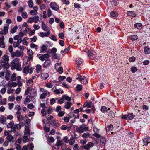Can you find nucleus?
<instances>
[{
    "instance_id": "nucleus-1",
    "label": "nucleus",
    "mask_w": 150,
    "mask_h": 150,
    "mask_svg": "<svg viewBox=\"0 0 150 150\" xmlns=\"http://www.w3.org/2000/svg\"><path fill=\"white\" fill-rule=\"evenodd\" d=\"M11 67L12 69H16L18 71H21L22 70L20 59L17 58H15L11 62Z\"/></svg>"
},
{
    "instance_id": "nucleus-2",
    "label": "nucleus",
    "mask_w": 150,
    "mask_h": 150,
    "mask_svg": "<svg viewBox=\"0 0 150 150\" xmlns=\"http://www.w3.org/2000/svg\"><path fill=\"white\" fill-rule=\"evenodd\" d=\"M7 127L8 128H10L11 131L14 133L16 132V130L20 129L21 127L20 124H14L13 122H11L7 125Z\"/></svg>"
},
{
    "instance_id": "nucleus-3",
    "label": "nucleus",
    "mask_w": 150,
    "mask_h": 150,
    "mask_svg": "<svg viewBox=\"0 0 150 150\" xmlns=\"http://www.w3.org/2000/svg\"><path fill=\"white\" fill-rule=\"evenodd\" d=\"M31 65L30 62H27L25 64L24 63L23 67V72L24 73H32L34 69V67H30Z\"/></svg>"
},
{
    "instance_id": "nucleus-4",
    "label": "nucleus",
    "mask_w": 150,
    "mask_h": 150,
    "mask_svg": "<svg viewBox=\"0 0 150 150\" xmlns=\"http://www.w3.org/2000/svg\"><path fill=\"white\" fill-rule=\"evenodd\" d=\"M40 91L41 92L43 93L40 96V98L41 99H43L46 96H49L50 95V93L47 90L43 88H40Z\"/></svg>"
},
{
    "instance_id": "nucleus-5",
    "label": "nucleus",
    "mask_w": 150,
    "mask_h": 150,
    "mask_svg": "<svg viewBox=\"0 0 150 150\" xmlns=\"http://www.w3.org/2000/svg\"><path fill=\"white\" fill-rule=\"evenodd\" d=\"M76 130L79 133H81L83 132L84 131H88V127L86 126V125L83 124L79 127L76 129Z\"/></svg>"
},
{
    "instance_id": "nucleus-6",
    "label": "nucleus",
    "mask_w": 150,
    "mask_h": 150,
    "mask_svg": "<svg viewBox=\"0 0 150 150\" xmlns=\"http://www.w3.org/2000/svg\"><path fill=\"white\" fill-rule=\"evenodd\" d=\"M77 80H79L81 83L83 84H86L88 82L87 79L83 76H79L76 78Z\"/></svg>"
},
{
    "instance_id": "nucleus-7",
    "label": "nucleus",
    "mask_w": 150,
    "mask_h": 150,
    "mask_svg": "<svg viewBox=\"0 0 150 150\" xmlns=\"http://www.w3.org/2000/svg\"><path fill=\"white\" fill-rule=\"evenodd\" d=\"M9 27L8 25L6 24L4 26L3 28L0 31V34L1 35H5L8 32Z\"/></svg>"
},
{
    "instance_id": "nucleus-8",
    "label": "nucleus",
    "mask_w": 150,
    "mask_h": 150,
    "mask_svg": "<svg viewBox=\"0 0 150 150\" xmlns=\"http://www.w3.org/2000/svg\"><path fill=\"white\" fill-rule=\"evenodd\" d=\"M52 90L55 94H62L63 93V91L62 89H57L55 86L53 87L52 89Z\"/></svg>"
},
{
    "instance_id": "nucleus-9",
    "label": "nucleus",
    "mask_w": 150,
    "mask_h": 150,
    "mask_svg": "<svg viewBox=\"0 0 150 150\" xmlns=\"http://www.w3.org/2000/svg\"><path fill=\"white\" fill-rule=\"evenodd\" d=\"M27 52L28 56V60L30 61L33 59L34 53L32 50L30 49L27 50Z\"/></svg>"
},
{
    "instance_id": "nucleus-10",
    "label": "nucleus",
    "mask_w": 150,
    "mask_h": 150,
    "mask_svg": "<svg viewBox=\"0 0 150 150\" xmlns=\"http://www.w3.org/2000/svg\"><path fill=\"white\" fill-rule=\"evenodd\" d=\"M30 94L31 98H35L37 96V92L34 89L31 88L30 92Z\"/></svg>"
},
{
    "instance_id": "nucleus-11",
    "label": "nucleus",
    "mask_w": 150,
    "mask_h": 150,
    "mask_svg": "<svg viewBox=\"0 0 150 150\" xmlns=\"http://www.w3.org/2000/svg\"><path fill=\"white\" fill-rule=\"evenodd\" d=\"M33 10H31L29 12V13L30 15L34 16L35 15L38 14L37 11L38 9V6H34L33 7Z\"/></svg>"
},
{
    "instance_id": "nucleus-12",
    "label": "nucleus",
    "mask_w": 150,
    "mask_h": 150,
    "mask_svg": "<svg viewBox=\"0 0 150 150\" xmlns=\"http://www.w3.org/2000/svg\"><path fill=\"white\" fill-rule=\"evenodd\" d=\"M150 138L149 137L146 136L143 139V146H146L150 143Z\"/></svg>"
},
{
    "instance_id": "nucleus-13",
    "label": "nucleus",
    "mask_w": 150,
    "mask_h": 150,
    "mask_svg": "<svg viewBox=\"0 0 150 150\" xmlns=\"http://www.w3.org/2000/svg\"><path fill=\"white\" fill-rule=\"evenodd\" d=\"M74 103V101H67L64 103V107L67 109H69Z\"/></svg>"
},
{
    "instance_id": "nucleus-14",
    "label": "nucleus",
    "mask_w": 150,
    "mask_h": 150,
    "mask_svg": "<svg viewBox=\"0 0 150 150\" xmlns=\"http://www.w3.org/2000/svg\"><path fill=\"white\" fill-rule=\"evenodd\" d=\"M50 6L52 9L55 11H57L59 8L58 6L54 2L51 3L50 5Z\"/></svg>"
},
{
    "instance_id": "nucleus-15",
    "label": "nucleus",
    "mask_w": 150,
    "mask_h": 150,
    "mask_svg": "<svg viewBox=\"0 0 150 150\" xmlns=\"http://www.w3.org/2000/svg\"><path fill=\"white\" fill-rule=\"evenodd\" d=\"M94 104L92 102L89 103L85 102L84 103L83 107H87L88 108H93L94 107Z\"/></svg>"
},
{
    "instance_id": "nucleus-16",
    "label": "nucleus",
    "mask_w": 150,
    "mask_h": 150,
    "mask_svg": "<svg viewBox=\"0 0 150 150\" xmlns=\"http://www.w3.org/2000/svg\"><path fill=\"white\" fill-rule=\"evenodd\" d=\"M14 109L17 111L16 114V116L21 115V108L19 105H17L15 106Z\"/></svg>"
},
{
    "instance_id": "nucleus-17",
    "label": "nucleus",
    "mask_w": 150,
    "mask_h": 150,
    "mask_svg": "<svg viewBox=\"0 0 150 150\" xmlns=\"http://www.w3.org/2000/svg\"><path fill=\"white\" fill-rule=\"evenodd\" d=\"M51 64V62L50 60L48 59L46 60L43 65V68H46L49 67Z\"/></svg>"
},
{
    "instance_id": "nucleus-18",
    "label": "nucleus",
    "mask_w": 150,
    "mask_h": 150,
    "mask_svg": "<svg viewBox=\"0 0 150 150\" xmlns=\"http://www.w3.org/2000/svg\"><path fill=\"white\" fill-rule=\"evenodd\" d=\"M8 62H3L2 61H0V63L1 65L6 69H8L10 67L9 63Z\"/></svg>"
},
{
    "instance_id": "nucleus-19",
    "label": "nucleus",
    "mask_w": 150,
    "mask_h": 150,
    "mask_svg": "<svg viewBox=\"0 0 150 150\" xmlns=\"http://www.w3.org/2000/svg\"><path fill=\"white\" fill-rule=\"evenodd\" d=\"M93 146L94 144L93 143L89 142L88 143L87 145L84 146L83 148L85 149L88 150L90 149V148L93 147Z\"/></svg>"
},
{
    "instance_id": "nucleus-20",
    "label": "nucleus",
    "mask_w": 150,
    "mask_h": 150,
    "mask_svg": "<svg viewBox=\"0 0 150 150\" xmlns=\"http://www.w3.org/2000/svg\"><path fill=\"white\" fill-rule=\"evenodd\" d=\"M50 33V31H48L47 32H40L38 33V35L42 37H47L49 36Z\"/></svg>"
},
{
    "instance_id": "nucleus-21",
    "label": "nucleus",
    "mask_w": 150,
    "mask_h": 150,
    "mask_svg": "<svg viewBox=\"0 0 150 150\" xmlns=\"http://www.w3.org/2000/svg\"><path fill=\"white\" fill-rule=\"evenodd\" d=\"M4 37L3 36L0 37V47L4 48L5 47V45L4 42Z\"/></svg>"
},
{
    "instance_id": "nucleus-22",
    "label": "nucleus",
    "mask_w": 150,
    "mask_h": 150,
    "mask_svg": "<svg viewBox=\"0 0 150 150\" xmlns=\"http://www.w3.org/2000/svg\"><path fill=\"white\" fill-rule=\"evenodd\" d=\"M23 52L19 51L18 50H17L15 52H14V54L13 55L12 57H14V56L16 57H20V56H23Z\"/></svg>"
},
{
    "instance_id": "nucleus-23",
    "label": "nucleus",
    "mask_w": 150,
    "mask_h": 150,
    "mask_svg": "<svg viewBox=\"0 0 150 150\" xmlns=\"http://www.w3.org/2000/svg\"><path fill=\"white\" fill-rule=\"evenodd\" d=\"M47 47V45H43L40 47L41 50L40 51V52L42 53L46 52Z\"/></svg>"
},
{
    "instance_id": "nucleus-24",
    "label": "nucleus",
    "mask_w": 150,
    "mask_h": 150,
    "mask_svg": "<svg viewBox=\"0 0 150 150\" xmlns=\"http://www.w3.org/2000/svg\"><path fill=\"white\" fill-rule=\"evenodd\" d=\"M51 124L54 127H58L59 125L57 120H53L51 122Z\"/></svg>"
},
{
    "instance_id": "nucleus-25",
    "label": "nucleus",
    "mask_w": 150,
    "mask_h": 150,
    "mask_svg": "<svg viewBox=\"0 0 150 150\" xmlns=\"http://www.w3.org/2000/svg\"><path fill=\"white\" fill-rule=\"evenodd\" d=\"M42 27L43 30L45 31H50L49 28L45 25L44 22L42 23Z\"/></svg>"
},
{
    "instance_id": "nucleus-26",
    "label": "nucleus",
    "mask_w": 150,
    "mask_h": 150,
    "mask_svg": "<svg viewBox=\"0 0 150 150\" xmlns=\"http://www.w3.org/2000/svg\"><path fill=\"white\" fill-rule=\"evenodd\" d=\"M27 86L28 87H30L31 88V87L33 85V81L32 79H29L26 82Z\"/></svg>"
},
{
    "instance_id": "nucleus-27",
    "label": "nucleus",
    "mask_w": 150,
    "mask_h": 150,
    "mask_svg": "<svg viewBox=\"0 0 150 150\" xmlns=\"http://www.w3.org/2000/svg\"><path fill=\"white\" fill-rule=\"evenodd\" d=\"M106 139L104 137L100 139V146H104L105 144Z\"/></svg>"
},
{
    "instance_id": "nucleus-28",
    "label": "nucleus",
    "mask_w": 150,
    "mask_h": 150,
    "mask_svg": "<svg viewBox=\"0 0 150 150\" xmlns=\"http://www.w3.org/2000/svg\"><path fill=\"white\" fill-rule=\"evenodd\" d=\"M31 99H32V98H31L30 96L29 95H27L24 101V104L26 105L27 104V103L30 102L31 100Z\"/></svg>"
},
{
    "instance_id": "nucleus-29",
    "label": "nucleus",
    "mask_w": 150,
    "mask_h": 150,
    "mask_svg": "<svg viewBox=\"0 0 150 150\" xmlns=\"http://www.w3.org/2000/svg\"><path fill=\"white\" fill-rule=\"evenodd\" d=\"M17 86V83L15 82H13L10 81L8 82V86L9 87H15Z\"/></svg>"
},
{
    "instance_id": "nucleus-30",
    "label": "nucleus",
    "mask_w": 150,
    "mask_h": 150,
    "mask_svg": "<svg viewBox=\"0 0 150 150\" xmlns=\"http://www.w3.org/2000/svg\"><path fill=\"white\" fill-rule=\"evenodd\" d=\"M9 61V57L6 54L4 55L2 57V60L0 61L3 62H8Z\"/></svg>"
},
{
    "instance_id": "nucleus-31",
    "label": "nucleus",
    "mask_w": 150,
    "mask_h": 150,
    "mask_svg": "<svg viewBox=\"0 0 150 150\" xmlns=\"http://www.w3.org/2000/svg\"><path fill=\"white\" fill-rule=\"evenodd\" d=\"M11 74V72L9 71H7L5 75V79L7 81H8L10 79V76Z\"/></svg>"
},
{
    "instance_id": "nucleus-32",
    "label": "nucleus",
    "mask_w": 150,
    "mask_h": 150,
    "mask_svg": "<svg viewBox=\"0 0 150 150\" xmlns=\"http://www.w3.org/2000/svg\"><path fill=\"white\" fill-rule=\"evenodd\" d=\"M49 76L48 74L46 73H43L41 74V77L44 80L46 79Z\"/></svg>"
},
{
    "instance_id": "nucleus-33",
    "label": "nucleus",
    "mask_w": 150,
    "mask_h": 150,
    "mask_svg": "<svg viewBox=\"0 0 150 150\" xmlns=\"http://www.w3.org/2000/svg\"><path fill=\"white\" fill-rule=\"evenodd\" d=\"M6 120V117L4 116H1L0 118V122L3 124H5Z\"/></svg>"
},
{
    "instance_id": "nucleus-34",
    "label": "nucleus",
    "mask_w": 150,
    "mask_h": 150,
    "mask_svg": "<svg viewBox=\"0 0 150 150\" xmlns=\"http://www.w3.org/2000/svg\"><path fill=\"white\" fill-rule=\"evenodd\" d=\"M7 139L9 142H14L13 139L14 138L13 137L11 134H8V136H7Z\"/></svg>"
},
{
    "instance_id": "nucleus-35",
    "label": "nucleus",
    "mask_w": 150,
    "mask_h": 150,
    "mask_svg": "<svg viewBox=\"0 0 150 150\" xmlns=\"http://www.w3.org/2000/svg\"><path fill=\"white\" fill-rule=\"evenodd\" d=\"M129 39L132 41H133L137 39V35H133L130 36L129 37Z\"/></svg>"
},
{
    "instance_id": "nucleus-36",
    "label": "nucleus",
    "mask_w": 150,
    "mask_h": 150,
    "mask_svg": "<svg viewBox=\"0 0 150 150\" xmlns=\"http://www.w3.org/2000/svg\"><path fill=\"white\" fill-rule=\"evenodd\" d=\"M42 68V66L41 65H40L39 64H38L36 65V72L37 73H39L41 70V69Z\"/></svg>"
},
{
    "instance_id": "nucleus-37",
    "label": "nucleus",
    "mask_w": 150,
    "mask_h": 150,
    "mask_svg": "<svg viewBox=\"0 0 150 150\" xmlns=\"http://www.w3.org/2000/svg\"><path fill=\"white\" fill-rule=\"evenodd\" d=\"M127 14L128 16H130L132 17H135L136 14L133 11H128L127 12Z\"/></svg>"
},
{
    "instance_id": "nucleus-38",
    "label": "nucleus",
    "mask_w": 150,
    "mask_h": 150,
    "mask_svg": "<svg viewBox=\"0 0 150 150\" xmlns=\"http://www.w3.org/2000/svg\"><path fill=\"white\" fill-rule=\"evenodd\" d=\"M142 24L140 23H136L134 25L135 28L137 29H140L142 28Z\"/></svg>"
},
{
    "instance_id": "nucleus-39",
    "label": "nucleus",
    "mask_w": 150,
    "mask_h": 150,
    "mask_svg": "<svg viewBox=\"0 0 150 150\" xmlns=\"http://www.w3.org/2000/svg\"><path fill=\"white\" fill-rule=\"evenodd\" d=\"M8 50L9 52L11 53V56H12L14 54V52L13 51V49L12 45H10L9 46Z\"/></svg>"
},
{
    "instance_id": "nucleus-40",
    "label": "nucleus",
    "mask_w": 150,
    "mask_h": 150,
    "mask_svg": "<svg viewBox=\"0 0 150 150\" xmlns=\"http://www.w3.org/2000/svg\"><path fill=\"white\" fill-rule=\"evenodd\" d=\"M62 97L63 98H64V99H65L68 101H70L71 100V98L66 95H63L62 96Z\"/></svg>"
},
{
    "instance_id": "nucleus-41",
    "label": "nucleus",
    "mask_w": 150,
    "mask_h": 150,
    "mask_svg": "<svg viewBox=\"0 0 150 150\" xmlns=\"http://www.w3.org/2000/svg\"><path fill=\"white\" fill-rule=\"evenodd\" d=\"M127 118L129 120H132L134 117L133 113H129L127 115Z\"/></svg>"
},
{
    "instance_id": "nucleus-42",
    "label": "nucleus",
    "mask_w": 150,
    "mask_h": 150,
    "mask_svg": "<svg viewBox=\"0 0 150 150\" xmlns=\"http://www.w3.org/2000/svg\"><path fill=\"white\" fill-rule=\"evenodd\" d=\"M82 86L81 85L78 84L76 87V90L77 91H80L82 90Z\"/></svg>"
},
{
    "instance_id": "nucleus-43",
    "label": "nucleus",
    "mask_w": 150,
    "mask_h": 150,
    "mask_svg": "<svg viewBox=\"0 0 150 150\" xmlns=\"http://www.w3.org/2000/svg\"><path fill=\"white\" fill-rule=\"evenodd\" d=\"M83 60L80 58L77 59L76 61V63L78 65H81L83 62Z\"/></svg>"
},
{
    "instance_id": "nucleus-44",
    "label": "nucleus",
    "mask_w": 150,
    "mask_h": 150,
    "mask_svg": "<svg viewBox=\"0 0 150 150\" xmlns=\"http://www.w3.org/2000/svg\"><path fill=\"white\" fill-rule=\"evenodd\" d=\"M16 116L17 117L18 120L19 121H21L23 120L24 117L22 115H20Z\"/></svg>"
},
{
    "instance_id": "nucleus-45",
    "label": "nucleus",
    "mask_w": 150,
    "mask_h": 150,
    "mask_svg": "<svg viewBox=\"0 0 150 150\" xmlns=\"http://www.w3.org/2000/svg\"><path fill=\"white\" fill-rule=\"evenodd\" d=\"M33 22L35 23H37L39 19V17L38 16H35L33 17Z\"/></svg>"
},
{
    "instance_id": "nucleus-46",
    "label": "nucleus",
    "mask_w": 150,
    "mask_h": 150,
    "mask_svg": "<svg viewBox=\"0 0 150 150\" xmlns=\"http://www.w3.org/2000/svg\"><path fill=\"white\" fill-rule=\"evenodd\" d=\"M28 4L30 8H33L34 5L33 2L32 0H29L28 2Z\"/></svg>"
},
{
    "instance_id": "nucleus-47",
    "label": "nucleus",
    "mask_w": 150,
    "mask_h": 150,
    "mask_svg": "<svg viewBox=\"0 0 150 150\" xmlns=\"http://www.w3.org/2000/svg\"><path fill=\"white\" fill-rule=\"evenodd\" d=\"M144 52L146 54H149L150 53V49L149 47L146 46L145 47Z\"/></svg>"
},
{
    "instance_id": "nucleus-48",
    "label": "nucleus",
    "mask_w": 150,
    "mask_h": 150,
    "mask_svg": "<svg viewBox=\"0 0 150 150\" xmlns=\"http://www.w3.org/2000/svg\"><path fill=\"white\" fill-rule=\"evenodd\" d=\"M30 47L31 48H35L36 50H37L38 48V45L33 43H31L30 45Z\"/></svg>"
},
{
    "instance_id": "nucleus-49",
    "label": "nucleus",
    "mask_w": 150,
    "mask_h": 150,
    "mask_svg": "<svg viewBox=\"0 0 150 150\" xmlns=\"http://www.w3.org/2000/svg\"><path fill=\"white\" fill-rule=\"evenodd\" d=\"M100 110L102 113H105L108 110L105 106H103L101 107Z\"/></svg>"
},
{
    "instance_id": "nucleus-50",
    "label": "nucleus",
    "mask_w": 150,
    "mask_h": 150,
    "mask_svg": "<svg viewBox=\"0 0 150 150\" xmlns=\"http://www.w3.org/2000/svg\"><path fill=\"white\" fill-rule=\"evenodd\" d=\"M21 16L24 19H26L28 17L27 13L25 11H24L21 13Z\"/></svg>"
},
{
    "instance_id": "nucleus-51",
    "label": "nucleus",
    "mask_w": 150,
    "mask_h": 150,
    "mask_svg": "<svg viewBox=\"0 0 150 150\" xmlns=\"http://www.w3.org/2000/svg\"><path fill=\"white\" fill-rule=\"evenodd\" d=\"M11 79L12 81H15L16 80V74L13 73L11 77Z\"/></svg>"
},
{
    "instance_id": "nucleus-52",
    "label": "nucleus",
    "mask_w": 150,
    "mask_h": 150,
    "mask_svg": "<svg viewBox=\"0 0 150 150\" xmlns=\"http://www.w3.org/2000/svg\"><path fill=\"white\" fill-rule=\"evenodd\" d=\"M113 129V126L112 125H110L108 126V127L106 129V131H108V132L112 131Z\"/></svg>"
},
{
    "instance_id": "nucleus-53",
    "label": "nucleus",
    "mask_w": 150,
    "mask_h": 150,
    "mask_svg": "<svg viewBox=\"0 0 150 150\" xmlns=\"http://www.w3.org/2000/svg\"><path fill=\"white\" fill-rule=\"evenodd\" d=\"M108 116L111 118H114L115 116L114 113L112 111H110L108 114Z\"/></svg>"
},
{
    "instance_id": "nucleus-54",
    "label": "nucleus",
    "mask_w": 150,
    "mask_h": 150,
    "mask_svg": "<svg viewBox=\"0 0 150 150\" xmlns=\"http://www.w3.org/2000/svg\"><path fill=\"white\" fill-rule=\"evenodd\" d=\"M30 87H27V89L25 91L24 95H27L28 94L30 93V90L31 89Z\"/></svg>"
},
{
    "instance_id": "nucleus-55",
    "label": "nucleus",
    "mask_w": 150,
    "mask_h": 150,
    "mask_svg": "<svg viewBox=\"0 0 150 150\" xmlns=\"http://www.w3.org/2000/svg\"><path fill=\"white\" fill-rule=\"evenodd\" d=\"M18 27L17 26H15L14 27L11 29L10 32L12 33L13 34L16 31V30L17 29Z\"/></svg>"
},
{
    "instance_id": "nucleus-56",
    "label": "nucleus",
    "mask_w": 150,
    "mask_h": 150,
    "mask_svg": "<svg viewBox=\"0 0 150 150\" xmlns=\"http://www.w3.org/2000/svg\"><path fill=\"white\" fill-rule=\"evenodd\" d=\"M63 144H64V143H63L62 142L60 141H58L57 142L56 146H54V147H58L59 146H62Z\"/></svg>"
},
{
    "instance_id": "nucleus-57",
    "label": "nucleus",
    "mask_w": 150,
    "mask_h": 150,
    "mask_svg": "<svg viewBox=\"0 0 150 150\" xmlns=\"http://www.w3.org/2000/svg\"><path fill=\"white\" fill-rule=\"evenodd\" d=\"M130 70L132 72L134 73L137 71V69L136 67L133 66L131 68Z\"/></svg>"
},
{
    "instance_id": "nucleus-58",
    "label": "nucleus",
    "mask_w": 150,
    "mask_h": 150,
    "mask_svg": "<svg viewBox=\"0 0 150 150\" xmlns=\"http://www.w3.org/2000/svg\"><path fill=\"white\" fill-rule=\"evenodd\" d=\"M111 16L113 17H116L118 16L117 13L114 11H112L110 13Z\"/></svg>"
},
{
    "instance_id": "nucleus-59",
    "label": "nucleus",
    "mask_w": 150,
    "mask_h": 150,
    "mask_svg": "<svg viewBox=\"0 0 150 150\" xmlns=\"http://www.w3.org/2000/svg\"><path fill=\"white\" fill-rule=\"evenodd\" d=\"M28 149H29L30 150H32L33 149L34 146L32 143H31L27 145Z\"/></svg>"
},
{
    "instance_id": "nucleus-60",
    "label": "nucleus",
    "mask_w": 150,
    "mask_h": 150,
    "mask_svg": "<svg viewBox=\"0 0 150 150\" xmlns=\"http://www.w3.org/2000/svg\"><path fill=\"white\" fill-rule=\"evenodd\" d=\"M8 100L10 101H13L15 100V97L13 95H11L9 96Z\"/></svg>"
},
{
    "instance_id": "nucleus-61",
    "label": "nucleus",
    "mask_w": 150,
    "mask_h": 150,
    "mask_svg": "<svg viewBox=\"0 0 150 150\" xmlns=\"http://www.w3.org/2000/svg\"><path fill=\"white\" fill-rule=\"evenodd\" d=\"M52 58L55 59H60V56L59 55H58L57 54H55L53 55Z\"/></svg>"
},
{
    "instance_id": "nucleus-62",
    "label": "nucleus",
    "mask_w": 150,
    "mask_h": 150,
    "mask_svg": "<svg viewBox=\"0 0 150 150\" xmlns=\"http://www.w3.org/2000/svg\"><path fill=\"white\" fill-rule=\"evenodd\" d=\"M45 87L50 88H52L53 87V85L51 83H46L45 85Z\"/></svg>"
},
{
    "instance_id": "nucleus-63",
    "label": "nucleus",
    "mask_w": 150,
    "mask_h": 150,
    "mask_svg": "<svg viewBox=\"0 0 150 150\" xmlns=\"http://www.w3.org/2000/svg\"><path fill=\"white\" fill-rule=\"evenodd\" d=\"M90 136V134L88 132H86L83 134L82 137L83 138H87Z\"/></svg>"
},
{
    "instance_id": "nucleus-64",
    "label": "nucleus",
    "mask_w": 150,
    "mask_h": 150,
    "mask_svg": "<svg viewBox=\"0 0 150 150\" xmlns=\"http://www.w3.org/2000/svg\"><path fill=\"white\" fill-rule=\"evenodd\" d=\"M28 139L27 136H24L23 137V141L25 143L28 142Z\"/></svg>"
}]
</instances>
